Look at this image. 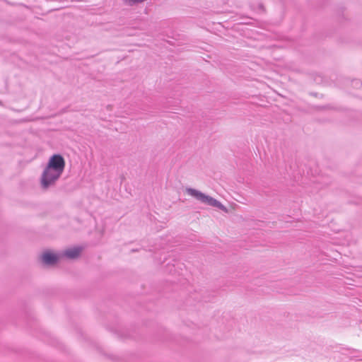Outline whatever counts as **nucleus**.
<instances>
[{
  "mask_svg": "<svg viewBox=\"0 0 362 362\" xmlns=\"http://www.w3.org/2000/svg\"><path fill=\"white\" fill-rule=\"evenodd\" d=\"M210 300H211V296L209 295H208V296H202L199 299V301H203V302H209Z\"/></svg>",
  "mask_w": 362,
  "mask_h": 362,
  "instance_id": "6",
  "label": "nucleus"
},
{
  "mask_svg": "<svg viewBox=\"0 0 362 362\" xmlns=\"http://www.w3.org/2000/svg\"><path fill=\"white\" fill-rule=\"evenodd\" d=\"M65 165L64 158L60 153H54L49 158L40 179L42 189H47L56 185L64 170Z\"/></svg>",
  "mask_w": 362,
  "mask_h": 362,
  "instance_id": "1",
  "label": "nucleus"
},
{
  "mask_svg": "<svg viewBox=\"0 0 362 362\" xmlns=\"http://www.w3.org/2000/svg\"><path fill=\"white\" fill-rule=\"evenodd\" d=\"M313 109L317 111H322V110H334V107L331 105H316L313 107Z\"/></svg>",
  "mask_w": 362,
  "mask_h": 362,
  "instance_id": "5",
  "label": "nucleus"
},
{
  "mask_svg": "<svg viewBox=\"0 0 362 362\" xmlns=\"http://www.w3.org/2000/svg\"><path fill=\"white\" fill-rule=\"evenodd\" d=\"M243 24H245V25H250L251 23L250 22H247V20H245V22L243 23Z\"/></svg>",
  "mask_w": 362,
  "mask_h": 362,
  "instance_id": "12",
  "label": "nucleus"
},
{
  "mask_svg": "<svg viewBox=\"0 0 362 362\" xmlns=\"http://www.w3.org/2000/svg\"><path fill=\"white\" fill-rule=\"evenodd\" d=\"M186 192L189 195L192 196V197H194V199L201 202L203 204H205L210 206L216 207L225 213H228L229 211L228 209L223 204H222L218 200L214 199V197L208 194L203 193L202 192L198 189L192 187H187Z\"/></svg>",
  "mask_w": 362,
  "mask_h": 362,
  "instance_id": "2",
  "label": "nucleus"
},
{
  "mask_svg": "<svg viewBox=\"0 0 362 362\" xmlns=\"http://www.w3.org/2000/svg\"><path fill=\"white\" fill-rule=\"evenodd\" d=\"M83 250V247L82 246H75L66 249L61 253V255L62 257H65L68 259H76L81 256Z\"/></svg>",
  "mask_w": 362,
  "mask_h": 362,
  "instance_id": "4",
  "label": "nucleus"
},
{
  "mask_svg": "<svg viewBox=\"0 0 362 362\" xmlns=\"http://www.w3.org/2000/svg\"><path fill=\"white\" fill-rule=\"evenodd\" d=\"M258 7H259V9L262 10L263 11H265V8H264V6L263 5V4H259L258 5Z\"/></svg>",
  "mask_w": 362,
  "mask_h": 362,
  "instance_id": "9",
  "label": "nucleus"
},
{
  "mask_svg": "<svg viewBox=\"0 0 362 362\" xmlns=\"http://www.w3.org/2000/svg\"><path fill=\"white\" fill-rule=\"evenodd\" d=\"M106 356H107V357L109 359H110V360H112V361H119V358L118 356H115V355H113V354H107V355H106Z\"/></svg>",
  "mask_w": 362,
  "mask_h": 362,
  "instance_id": "7",
  "label": "nucleus"
},
{
  "mask_svg": "<svg viewBox=\"0 0 362 362\" xmlns=\"http://www.w3.org/2000/svg\"><path fill=\"white\" fill-rule=\"evenodd\" d=\"M310 95H313L314 97H318L319 96V94L317 93H315V92H311L310 93Z\"/></svg>",
  "mask_w": 362,
  "mask_h": 362,
  "instance_id": "10",
  "label": "nucleus"
},
{
  "mask_svg": "<svg viewBox=\"0 0 362 362\" xmlns=\"http://www.w3.org/2000/svg\"><path fill=\"white\" fill-rule=\"evenodd\" d=\"M62 258L61 253H55L50 250H47L41 255V261L43 264L52 266L57 264Z\"/></svg>",
  "mask_w": 362,
  "mask_h": 362,
  "instance_id": "3",
  "label": "nucleus"
},
{
  "mask_svg": "<svg viewBox=\"0 0 362 362\" xmlns=\"http://www.w3.org/2000/svg\"><path fill=\"white\" fill-rule=\"evenodd\" d=\"M243 24H245V25H250L251 23L250 22H247V20H245V22L243 23Z\"/></svg>",
  "mask_w": 362,
  "mask_h": 362,
  "instance_id": "11",
  "label": "nucleus"
},
{
  "mask_svg": "<svg viewBox=\"0 0 362 362\" xmlns=\"http://www.w3.org/2000/svg\"><path fill=\"white\" fill-rule=\"evenodd\" d=\"M136 251H138V250H136V249L132 250V252H136Z\"/></svg>",
  "mask_w": 362,
  "mask_h": 362,
  "instance_id": "13",
  "label": "nucleus"
},
{
  "mask_svg": "<svg viewBox=\"0 0 362 362\" xmlns=\"http://www.w3.org/2000/svg\"><path fill=\"white\" fill-rule=\"evenodd\" d=\"M360 83V81L358 80H353L352 81V86H354V87H357Z\"/></svg>",
  "mask_w": 362,
  "mask_h": 362,
  "instance_id": "8",
  "label": "nucleus"
},
{
  "mask_svg": "<svg viewBox=\"0 0 362 362\" xmlns=\"http://www.w3.org/2000/svg\"><path fill=\"white\" fill-rule=\"evenodd\" d=\"M321 98H322L324 97V95L323 94H321L320 96Z\"/></svg>",
  "mask_w": 362,
  "mask_h": 362,
  "instance_id": "14",
  "label": "nucleus"
}]
</instances>
